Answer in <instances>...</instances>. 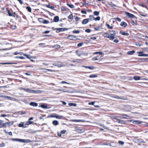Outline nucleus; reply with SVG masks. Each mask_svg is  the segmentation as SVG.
<instances>
[{"label": "nucleus", "instance_id": "obj_1", "mask_svg": "<svg viewBox=\"0 0 148 148\" xmlns=\"http://www.w3.org/2000/svg\"><path fill=\"white\" fill-rule=\"evenodd\" d=\"M9 140L13 141L25 143H29L31 142V140L29 139H20L16 138H10Z\"/></svg>", "mask_w": 148, "mask_h": 148}, {"label": "nucleus", "instance_id": "obj_2", "mask_svg": "<svg viewBox=\"0 0 148 148\" xmlns=\"http://www.w3.org/2000/svg\"><path fill=\"white\" fill-rule=\"evenodd\" d=\"M75 53L78 56H80L82 55H85L86 54V53L81 50H77L75 52Z\"/></svg>", "mask_w": 148, "mask_h": 148}, {"label": "nucleus", "instance_id": "obj_3", "mask_svg": "<svg viewBox=\"0 0 148 148\" xmlns=\"http://www.w3.org/2000/svg\"><path fill=\"white\" fill-rule=\"evenodd\" d=\"M116 34V32L114 31H112L111 32L110 35L111 36L110 40H113L115 38V35Z\"/></svg>", "mask_w": 148, "mask_h": 148}, {"label": "nucleus", "instance_id": "obj_4", "mask_svg": "<svg viewBox=\"0 0 148 148\" xmlns=\"http://www.w3.org/2000/svg\"><path fill=\"white\" fill-rule=\"evenodd\" d=\"M130 122H132L133 123V124H141L142 123V122L141 121H140L139 120H135L134 121L133 120H129Z\"/></svg>", "mask_w": 148, "mask_h": 148}, {"label": "nucleus", "instance_id": "obj_5", "mask_svg": "<svg viewBox=\"0 0 148 148\" xmlns=\"http://www.w3.org/2000/svg\"><path fill=\"white\" fill-rule=\"evenodd\" d=\"M125 14L126 15H127L129 17L133 18L134 17H135V16L134 15L130 14V13L127 12H125Z\"/></svg>", "mask_w": 148, "mask_h": 148}, {"label": "nucleus", "instance_id": "obj_6", "mask_svg": "<svg viewBox=\"0 0 148 148\" xmlns=\"http://www.w3.org/2000/svg\"><path fill=\"white\" fill-rule=\"evenodd\" d=\"M67 38L71 40H75L76 38V37L74 35H69Z\"/></svg>", "mask_w": 148, "mask_h": 148}, {"label": "nucleus", "instance_id": "obj_7", "mask_svg": "<svg viewBox=\"0 0 148 148\" xmlns=\"http://www.w3.org/2000/svg\"><path fill=\"white\" fill-rule=\"evenodd\" d=\"M120 117L121 118L125 119H129V116H128L126 114H121Z\"/></svg>", "mask_w": 148, "mask_h": 148}, {"label": "nucleus", "instance_id": "obj_8", "mask_svg": "<svg viewBox=\"0 0 148 148\" xmlns=\"http://www.w3.org/2000/svg\"><path fill=\"white\" fill-rule=\"evenodd\" d=\"M143 53L142 51L138 52V53L139 54L138 55L139 56H146L148 57V54H141Z\"/></svg>", "mask_w": 148, "mask_h": 148}, {"label": "nucleus", "instance_id": "obj_9", "mask_svg": "<svg viewBox=\"0 0 148 148\" xmlns=\"http://www.w3.org/2000/svg\"><path fill=\"white\" fill-rule=\"evenodd\" d=\"M55 29L56 30V32L57 33H59L60 32L64 31V29L62 28H56Z\"/></svg>", "mask_w": 148, "mask_h": 148}, {"label": "nucleus", "instance_id": "obj_10", "mask_svg": "<svg viewBox=\"0 0 148 148\" xmlns=\"http://www.w3.org/2000/svg\"><path fill=\"white\" fill-rule=\"evenodd\" d=\"M26 113V112L24 111H20L18 112H16L15 113H14V114H19L20 115H23V114H25Z\"/></svg>", "mask_w": 148, "mask_h": 148}, {"label": "nucleus", "instance_id": "obj_11", "mask_svg": "<svg viewBox=\"0 0 148 148\" xmlns=\"http://www.w3.org/2000/svg\"><path fill=\"white\" fill-rule=\"evenodd\" d=\"M89 19L88 18L84 19L82 22V23L83 24H85L87 23L89 21Z\"/></svg>", "mask_w": 148, "mask_h": 148}, {"label": "nucleus", "instance_id": "obj_12", "mask_svg": "<svg viewBox=\"0 0 148 148\" xmlns=\"http://www.w3.org/2000/svg\"><path fill=\"white\" fill-rule=\"evenodd\" d=\"M30 105L36 107L38 105V103L34 102H31L30 103Z\"/></svg>", "mask_w": 148, "mask_h": 148}, {"label": "nucleus", "instance_id": "obj_13", "mask_svg": "<svg viewBox=\"0 0 148 148\" xmlns=\"http://www.w3.org/2000/svg\"><path fill=\"white\" fill-rule=\"evenodd\" d=\"M59 20V17L58 16L54 17L53 19V21L55 22H58Z\"/></svg>", "mask_w": 148, "mask_h": 148}, {"label": "nucleus", "instance_id": "obj_14", "mask_svg": "<svg viewBox=\"0 0 148 148\" xmlns=\"http://www.w3.org/2000/svg\"><path fill=\"white\" fill-rule=\"evenodd\" d=\"M71 62H81V60L78 59H77L73 60L71 61Z\"/></svg>", "mask_w": 148, "mask_h": 148}, {"label": "nucleus", "instance_id": "obj_15", "mask_svg": "<svg viewBox=\"0 0 148 148\" xmlns=\"http://www.w3.org/2000/svg\"><path fill=\"white\" fill-rule=\"evenodd\" d=\"M120 33L122 35L124 36H128L129 35V34L128 33L125 32L121 31H120Z\"/></svg>", "mask_w": 148, "mask_h": 148}, {"label": "nucleus", "instance_id": "obj_16", "mask_svg": "<svg viewBox=\"0 0 148 148\" xmlns=\"http://www.w3.org/2000/svg\"><path fill=\"white\" fill-rule=\"evenodd\" d=\"M22 89L23 90L27 92H31L32 91H34V90H30L29 89H26L24 88H22Z\"/></svg>", "mask_w": 148, "mask_h": 148}, {"label": "nucleus", "instance_id": "obj_17", "mask_svg": "<svg viewBox=\"0 0 148 148\" xmlns=\"http://www.w3.org/2000/svg\"><path fill=\"white\" fill-rule=\"evenodd\" d=\"M121 26H124V27H126L127 25V23L125 22H122L120 24Z\"/></svg>", "mask_w": 148, "mask_h": 148}, {"label": "nucleus", "instance_id": "obj_18", "mask_svg": "<svg viewBox=\"0 0 148 148\" xmlns=\"http://www.w3.org/2000/svg\"><path fill=\"white\" fill-rule=\"evenodd\" d=\"M116 122H117L118 123L121 124L125 123V122L124 121L121 120H120L119 119H117V121H116Z\"/></svg>", "mask_w": 148, "mask_h": 148}, {"label": "nucleus", "instance_id": "obj_19", "mask_svg": "<svg viewBox=\"0 0 148 148\" xmlns=\"http://www.w3.org/2000/svg\"><path fill=\"white\" fill-rule=\"evenodd\" d=\"M52 124L54 125H57L59 124L58 122L56 120H54L53 121Z\"/></svg>", "mask_w": 148, "mask_h": 148}, {"label": "nucleus", "instance_id": "obj_20", "mask_svg": "<svg viewBox=\"0 0 148 148\" xmlns=\"http://www.w3.org/2000/svg\"><path fill=\"white\" fill-rule=\"evenodd\" d=\"M92 59L93 60L95 61L96 60H98L99 61L101 60V59H100V58H98V57H94L92 58Z\"/></svg>", "mask_w": 148, "mask_h": 148}, {"label": "nucleus", "instance_id": "obj_21", "mask_svg": "<svg viewBox=\"0 0 148 148\" xmlns=\"http://www.w3.org/2000/svg\"><path fill=\"white\" fill-rule=\"evenodd\" d=\"M82 66L85 68H88V69H91V70H93L94 69V67L93 66Z\"/></svg>", "mask_w": 148, "mask_h": 148}, {"label": "nucleus", "instance_id": "obj_22", "mask_svg": "<svg viewBox=\"0 0 148 148\" xmlns=\"http://www.w3.org/2000/svg\"><path fill=\"white\" fill-rule=\"evenodd\" d=\"M133 79L136 80H139L140 79V77L138 76H135L134 77Z\"/></svg>", "mask_w": 148, "mask_h": 148}, {"label": "nucleus", "instance_id": "obj_23", "mask_svg": "<svg viewBox=\"0 0 148 148\" xmlns=\"http://www.w3.org/2000/svg\"><path fill=\"white\" fill-rule=\"evenodd\" d=\"M135 52V51L133 50L132 51H128L127 52V53L128 54L131 55L133 54Z\"/></svg>", "mask_w": 148, "mask_h": 148}, {"label": "nucleus", "instance_id": "obj_24", "mask_svg": "<svg viewBox=\"0 0 148 148\" xmlns=\"http://www.w3.org/2000/svg\"><path fill=\"white\" fill-rule=\"evenodd\" d=\"M69 105L70 106H76L77 105V104L75 103H69Z\"/></svg>", "mask_w": 148, "mask_h": 148}, {"label": "nucleus", "instance_id": "obj_25", "mask_svg": "<svg viewBox=\"0 0 148 148\" xmlns=\"http://www.w3.org/2000/svg\"><path fill=\"white\" fill-rule=\"evenodd\" d=\"M14 123V122L12 121L6 123L8 126H11Z\"/></svg>", "mask_w": 148, "mask_h": 148}, {"label": "nucleus", "instance_id": "obj_26", "mask_svg": "<svg viewBox=\"0 0 148 148\" xmlns=\"http://www.w3.org/2000/svg\"><path fill=\"white\" fill-rule=\"evenodd\" d=\"M109 4L112 8H115L116 7V5L113 3L112 2H111L110 3H109Z\"/></svg>", "mask_w": 148, "mask_h": 148}, {"label": "nucleus", "instance_id": "obj_27", "mask_svg": "<svg viewBox=\"0 0 148 148\" xmlns=\"http://www.w3.org/2000/svg\"><path fill=\"white\" fill-rule=\"evenodd\" d=\"M89 17L90 18H88V19H89V21H91L92 20V19L94 20V17L92 15H90L89 16Z\"/></svg>", "mask_w": 148, "mask_h": 148}, {"label": "nucleus", "instance_id": "obj_28", "mask_svg": "<svg viewBox=\"0 0 148 148\" xmlns=\"http://www.w3.org/2000/svg\"><path fill=\"white\" fill-rule=\"evenodd\" d=\"M116 98L118 99H122L125 100H127V99H126L125 97H116Z\"/></svg>", "mask_w": 148, "mask_h": 148}, {"label": "nucleus", "instance_id": "obj_29", "mask_svg": "<svg viewBox=\"0 0 148 148\" xmlns=\"http://www.w3.org/2000/svg\"><path fill=\"white\" fill-rule=\"evenodd\" d=\"M46 7L47 8H49L52 9H54V8L53 6H51L49 5H46Z\"/></svg>", "mask_w": 148, "mask_h": 148}, {"label": "nucleus", "instance_id": "obj_30", "mask_svg": "<svg viewBox=\"0 0 148 148\" xmlns=\"http://www.w3.org/2000/svg\"><path fill=\"white\" fill-rule=\"evenodd\" d=\"M75 20L76 24H77L78 23V21L80 19V18L76 16L75 18Z\"/></svg>", "mask_w": 148, "mask_h": 148}, {"label": "nucleus", "instance_id": "obj_31", "mask_svg": "<svg viewBox=\"0 0 148 148\" xmlns=\"http://www.w3.org/2000/svg\"><path fill=\"white\" fill-rule=\"evenodd\" d=\"M7 126L8 125H7V123H2V125H1V126H1V127H5Z\"/></svg>", "mask_w": 148, "mask_h": 148}, {"label": "nucleus", "instance_id": "obj_32", "mask_svg": "<svg viewBox=\"0 0 148 148\" xmlns=\"http://www.w3.org/2000/svg\"><path fill=\"white\" fill-rule=\"evenodd\" d=\"M93 14L97 16L99 14V12L97 11H95L94 12Z\"/></svg>", "mask_w": 148, "mask_h": 148}, {"label": "nucleus", "instance_id": "obj_33", "mask_svg": "<svg viewBox=\"0 0 148 148\" xmlns=\"http://www.w3.org/2000/svg\"><path fill=\"white\" fill-rule=\"evenodd\" d=\"M97 76L96 75L92 74L90 75L89 77L90 78H94L97 77Z\"/></svg>", "mask_w": 148, "mask_h": 148}, {"label": "nucleus", "instance_id": "obj_34", "mask_svg": "<svg viewBox=\"0 0 148 148\" xmlns=\"http://www.w3.org/2000/svg\"><path fill=\"white\" fill-rule=\"evenodd\" d=\"M63 117V116H57L56 115L55 118L58 119H60Z\"/></svg>", "mask_w": 148, "mask_h": 148}, {"label": "nucleus", "instance_id": "obj_35", "mask_svg": "<svg viewBox=\"0 0 148 148\" xmlns=\"http://www.w3.org/2000/svg\"><path fill=\"white\" fill-rule=\"evenodd\" d=\"M79 30H74L72 31V32L74 34H78L79 33Z\"/></svg>", "mask_w": 148, "mask_h": 148}, {"label": "nucleus", "instance_id": "obj_36", "mask_svg": "<svg viewBox=\"0 0 148 148\" xmlns=\"http://www.w3.org/2000/svg\"><path fill=\"white\" fill-rule=\"evenodd\" d=\"M26 9L29 12H31L32 10L31 8L27 6L26 8Z\"/></svg>", "mask_w": 148, "mask_h": 148}, {"label": "nucleus", "instance_id": "obj_37", "mask_svg": "<svg viewBox=\"0 0 148 148\" xmlns=\"http://www.w3.org/2000/svg\"><path fill=\"white\" fill-rule=\"evenodd\" d=\"M67 5L71 8H74V6L73 5H70L69 4H67Z\"/></svg>", "mask_w": 148, "mask_h": 148}, {"label": "nucleus", "instance_id": "obj_38", "mask_svg": "<svg viewBox=\"0 0 148 148\" xmlns=\"http://www.w3.org/2000/svg\"><path fill=\"white\" fill-rule=\"evenodd\" d=\"M54 66H58V67H60L62 66V65L61 64L59 65L56 63H53V64Z\"/></svg>", "mask_w": 148, "mask_h": 148}, {"label": "nucleus", "instance_id": "obj_39", "mask_svg": "<svg viewBox=\"0 0 148 148\" xmlns=\"http://www.w3.org/2000/svg\"><path fill=\"white\" fill-rule=\"evenodd\" d=\"M68 18L72 20L73 19V15L72 14H70L68 16Z\"/></svg>", "mask_w": 148, "mask_h": 148}, {"label": "nucleus", "instance_id": "obj_40", "mask_svg": "<svg viewBox=\"0 0 148 148\" xmlns=\"http://www.w3.org/2000/svg\"><path fill=\"white\" fill-rule=\"evenodd\" d=\"M44 19L42 18H40L38 19V21L40 23H43Z\"/></svg>", "mask_w": 148, "mask_h": 148}, {"label": "nucleus", "instance_id": "obj_41", "mask_svg": "<svg viewBox=\"0 0 148 148\" xmlns=\"http://www.w3.org/2000/svg\"><path fill=\"white\" fill-rule=\"evenodd\" d=\"M113 19L116 21H117L119 22H120L121 21V19L119 17L115 18Z\"/></svg>", "mask_w": 148, "mask_h": 148}, {"label": "nucleus", "instance_id": "obj_42", "mask_svg": "<svg viewBox=\"0 0 148 148\" xmlns=\"http://www.w3.org/2000/svg\"><path fill=\"white\" fill-rule=\"evenodd\" d=\"M49 23V21L44 19L42 23L44 24H48Z\"/></svg>", "mask_w": 148, "mask_h": 148}, {"label": "nucleus", "instance_id": "obj_43", "mask_svg": "<svg viewBox=\"0 0 148 148\" xmlns=\"http://www.w3.org/2000/svg\"><path fill=\"white\" fill-rule=\"evenodd\" d=\"M33 123V121H29L27 122L26 123V124L27 125H29L31 124L32 123Z\"/></svg>", "mask_w": 148, "mask_h": 148}, {"label": "nucleus", "instance_id": "obj_44", "mask_svg": "<svg viewBox=\"0 0 148 148\" xmlns=\"http://www.w3.org/2000/svg\"><path fill=\"white\" fill-rule=\"evenodd\" d=\"M53 47L56 48H59L60 47V45H59L58 44H56V45H55Z\"/></svg>", "mask_w": 148, "mask_h": 148}, {"label": "nucleus", "instance_id": "obj_45", "mask_svg": "<svg viewBox=\"0 0 148 148\" xmlns=\"http://www.w3.org/2000/svg\"><path fill=\"white\" fill-rule=\"evenodd\" d=\"M24 126V123L21 122V123H19L18 125V126L19 127H23Z\"/></svg>", "mask_w": 148, "mask_h": 148}, {"label": "nucleus", "instance_id": "obj_46", "mask_svg": "<svg viewBox=\"0 0 148 148\" xmlns=\"http://www.w3.org/2000/svg\"><path fill=\"white\" fill-rule=\"evenodd\" d=\"M41 107L43 108H46L47 107V106L45 105L44 104H42L41 105Z\"/></svg>", "mask_w": 148, "mask_h": 148}, {"label": "nucleus", "instance_id": "obj_47", "mask_svg": "<svg viewBox=\"0 0 148 148\" xmlns=\"http://www.w3.org/2000/svg\"><path fill=\"white\" fill-rule=\"evenodd\" d=\"M102 52H96L93 53L94 54H99L100 55H102Z\"/></svg>", "mask_w": 148, "mask_h": 148}, {"label": "nucleus", "instance_id": "obj_48", "mask_svg": "<svg viewBox=\"0 0 148 148\" xmlns=\"http://www.w3.org/2000/svg\"><path fill=\"white\" fill-rule=\"evenodd\" d=\"M100 18L99 16H98L96 18H94V20L95 21H99L100 20Z\"/></svg>", "mask_w": 148, "mask_h": 148}, {"label": "nucleus", "instance_id": "obj_49", "mask_svg": "<svg viewBox=\"0 0 148 148\" xmlns=\"http://www.w3.org/2000/svg\"><path fill=\"white\" fill-rule=\"evenodd\" d=\"M103 36L104 37H106V38H109L110 39V40L111 36L110 35H105L104 34L103 35Z\"/></svg>", "mask_w": 148, "mask_h": 148}, {"label": "nucleus", "instance_id": "obj_50", "mask_svg": "<svg viewBox=\"0 0 148 148\" xmlns=\"http://www.w3.org/2000/svg\"><path fill=\"white\" fill-rule=\"evenodd\" d=\"M83 42H80V43H78L77 44V46L78 47H80L82 46V45H83Z\"/></svg>", "mask_w": 148, "mask_h": 148}, {"label": "nucleus", "instance_id": "obj_51", "mask_svg": "<svg viewBox=\"0 0 148 148\" xmlns=\"http://www.w3.org/2000/svg\"><path fill=\"white\" fill-rule=\"evenodd\" d=\"M66 8L62 6L61 7V10L62 11H64L66 10Z\"/></svg>", "mask_w": 148, "mask_h": 148}, {"label": "nucleus", "instance_id": "obj_52", "mask_svg": "<svg viewBox=\"0 0 148 148\" xmlns=\"http://www.w3.org/2000/svg\"><path fill=\"white\" fill-rule=\"evenodd\" d=\"M7 11L8 14V15L9 16H13V14L10 12L9 10H8Z\"/></svg>", "mask_w": 148, "mask_h": 148}, {"label": "nucleus", "instance_id": "obj_53", "mask_svg": "<svg viewBox=\"0 0 148 148\" xmlns=\"http://www.w3.org/2000/svg\"><path fill=\"white\" fill-rule=\"evenodd\" d=\"M91 30L90 29H86L85 30V31L87 33H89L90 32Z\"/></svg>", "mask_w": 148, "mask_h": 148}, {"label": "nucleus", "instance_id": "obj_54", "mask_svg": "<svg viewBox=\"0 0 148 148\" xmlns=\"http://www.w3.org/2000/svg\"><path fill=\"white\" fill-rule=\"evenodd\" d=\"M106 25L107 26V27H108L109 28V29H112L113 28V27L112 26H110L109 24H106Z\"/></svg>", "mask_w": 148, "mask_h": 148}, {"label": "nucleus", "instance_id": "obj_55", "mask_svg": "<svg viewBox=\"0 0 148 148\" xmlns=\"http://www.w3.org/2000/svg\"><path fill=\"white\" fill-rule=\"evenodd\" d=\"M95 102V101H92V102H90L89 103H88V104L89 105H94Z\"/></svg>", "mask_w": 148, "mask_h": 148}, {"label": "nucleus", "instance_id": "obj_56", "mask_svg": "<svg viewBox=\"0 0 148 148\" xmlns=\"http://www.w3.org/2000/svg\"><path fill=\"white\" fill-rule=\"evenodd\" d=\"M72 121L73 122H78L80 121H81V120H72Z\"/></svg>", "mask_w": 148, "mask_h": 148}, {"label": "nucleus", "instance_id": "obj_57", "mask_svg": "<svg viewBox=\"0 0 148 148\" xmlns=\"http://www.w3.org/2000/svg\"><path fill=\"white\" fill-rule=\"evenodd\" d=\"M81 12L82 13H83V14H86V11H84V10H82L81 11Z\"/></svg>", "mask_w": 148, "mask_h": 148}, {"label": "nucleus", "instance_id": "obj_58", "mask_svg": "<svg viewBox=\"0 0 148 148\" xmlns=\"http://www.w3.org/2000/svg\"><path fill=\"white\" fill-rule=\"evenodd\" d=\"M117 117H118L116 116H112V118H113V119H116V121H117V119H118Z\"/></svg>", "mask_w": 148, "mask_h": 148}, {"label": "nucleus", "instance_id": "obj_59", "mask_svg": "<svg viewBox=\"0 0 148 148\" xmlns=\"http://www.w3.org/2000/svg\"><path fill=\"white\" fill-rule=\"evenodd\" d=\"M100 27H94V29L95 30H98L100 29Z\"/></svg>", "mask_w": 148, "mask_h": 148}, {"label": "nucleus", "instance_id": "obj_60", "mask_svg": "<svg viewBox=\"0 0 148 148\" xmlns=\"http://www.w3.org/2000/svg\"><path fill=\"white\" fill-rule=\"evenodd\" d=\"M141 5L143 7H145V8H146L147 9V7L144 4H142Z\"/></svg>", "mask_w": 148, "mask_h": 148}, {"label": "nucleus", "instance_id": "obj_61", "mask_svg": "<svg viewBox=\"0 0 148 148\" xmlns=\"http://www.w3.org/2000/svg\"><path fill=\"white\" fill-rule=\"evenodd\" d=\"M119 144H121V145H123L124 144V142L121 141H119Z\"/></svg>", "mask_w": 148, "mask_h": 148}, {"label": "nucleus", "instance_id": "obj_62", "mask_svg": "<svg viewBox=\"0 0 148 148\" xmlns=\"http://www.w3.org/2000/svg\"><path fill=\"white\" fill-rule=\"evenodd\" d=\"M24 55L26 56L27 58H29V59L30 58H29V55H26V54H24Z\"/></svg>", "mask_w": 148, "mask_h": 148}, {"label": "nucleus", "instance_id": "obj_63", "mask_svg": "<svg viewBox=\"0 0 148 148\" xmlns=\"http://www.w3.org/2000/svg\"><path fill=\"white\" fill-rule=\"evenodd\" d=\"M66 132V131L65 130H63L61 131V133L62 134H64Z\"/></svg>", "mask_w": 148, "mask_h": 148}, {"label": "nucleus", "instance_id": "obj_64", "mask_svg": "<svg viewBox=\"0 0 148 148\" xmlns=\"http://www.w3.org/2000/svg\"><path fill=\"white\" fill-rule=\"evenodd\" d=\"M62 103V104L64 105H66V103L64 101H60Z\"/></svg>", "mask_w": 148, "mask_h": 148}]
</instances>
